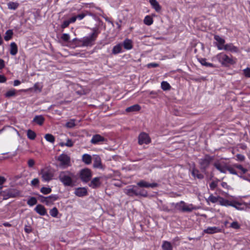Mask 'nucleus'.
<instances>
[{"label":"nucleus","instance_id":"39","mask_svg":"<svg viewBox=\"0 0 250 250\" xmlns=\"http://www.w3.org/2000/svg\"><path fill=\"white\" fill-rule=\"evenodd\" d=\"M27 204L30 206H33L37 203V200L35 197H31L27 202Z\"/></svg>","mask_w":250,"mask_h":250},{"label":"nucleus","instance_id":"37","mask_svg":"<svg viewBox=\"0 0 250 250\" xmlns=\"http://www.w3.org/2000/svg\"><path fill=\"white\" fill-rule=\"evenodd\" d=\"M44 138L47 141L51 143H54L55 140L54 136L51 134H45Z\"/></svg>","mask_w":250,"mask_h":250},{"label":"nucleus","instance_id":"9","mask_svg":"<svg viewBox=\"0 0 250 250\" xmlns=\"http://www.w3.org/2000/svg\"><path fill=\"white\" fill-rule=\"evenodd\" d=\"M217 58L219 62H221L223 64H232L234 63V62L232 59L229 57L228 55L223 53L218 54L217 55Z\"/></svg>","mask_w":250,"mask_h":250},{"label":"nucleus","instance_id":"40","mask_svg":"<svg viewBox=\"0 0 250 250\" xmlns=\"http://www.w3.org/2000/svg\"><path fill=\"white\" fill-rule=\"evenodd\" d=\"M161 87L164 90H167L170 89V86L167 82L163 81L161 83Z\"/></svg>","mask_w":250,"mask_h":250},{"label":"nucleus","instance_id":"50","mask_svg":"<svg viewBox=\"0 0 250 250\" xmlns=\"http://www.w3.org/2000/svg\"><path fill=\"white\" fill-rule=\"evenodd\" d=\"M39 182V180L38 178H34L31 181V184L32 186H38Z\"/></svg>","mask_w":250,"mask_h":250},{"label":"nucleus","instance_id":"1","mask_svg":"<svg viewBox=\"0 0 250 250\" xmlns=\"http://www.w3.org/2000/svg\"><path fill=\"white\" fill-rule=\"evenodd\" d=\"M58 178L64 187H73L77 182L78 176L69 170H65L61 171Z\"/></svg>","mask_w":250,"mask_h":250},{"label":"nucleus","instance_id":"41","mask_svg":"<svg viewBox=\"0 0 250 250\" xmlns=\"http://www.w3.org/2000/svg\"><path fill=\"white\" fill-rule=\"evenodd\" d=\"M219 197H220V196H218L217 197H215V196H213L212 194H211L209 196V197L208 198V200L213 203L219 202Z\"/></svg>","mask_w":250,"mask_h":250},{"label":"nucleus","instance_id":"36","mask_svg":"<svg viewBox=\"0 0 250 250\" xmlns=\"http://www.w3.org/2000/svg\"><path fill=\"white\" fill-rule=\"evenodd\" d=\"M153 19L150 16H146L144 20V22L145 24L150 25L153 23Z\"/></svg>","mask_w":250,"mask_h":250},{"label":"nucleus","instance_id":"28","mask_svg":"<svg viewBox=\"0 0 250 250\" xmlns=\"http://www.w3.org/2000/svg\"><path fill=\"white\" fill-rule=\"evenodd\" d=\"M93 167L95 168H102L101 159L99 156H96L95 158L93 163Z\"/></svg>","mask_w":250,"mask_h":250},{"label":"nucleus","instance_id":"55","mask_svg":"<svg viewBox=\"0 0 250 250\" xmlns=\"http://www.w3.org/2000/svg\"><path fill=\"white\" fill-rule=\"evenodd\" d=\"M39 198L40 201L42 203H45L46 204V197H44L42 195H39Z\"/></svg>","mask_w":250,"mask_h":250},{"label":"nucleus","instance_id":"57","mask_svg":"<svg viewBox=\"0 0 250 250\" xmlns=\"http://www.w3.org/2000/svg\"><path fill=\"white\" fill-rule=\"evenodd\" d=\"M6 78L2 75H0V83H5L6 81Z\"/></svg>","mask_w":250,"mask_h":250},{"label":"nucleus","instance_id":"25","mask_svg":"<svg viewBox=\"0 0 250 250\" xmlns=\"http://www.w3.org/2000/svg\"><path fill=\"white\" fill-rule=\"evenodd\" d=\"M149 2L156 11L159 12L161 10V7L156 0H149Z\"/></svg>","mask_w":250,"mask_h":250},{"label":"nucleus","instance_id":"53","mask_svg":"<svg viewBox=\"0 0 250 250\" xmlns=\"http://www.w3.org/2000/svg\"><path fill=\"white\" fill-rule=\"evenodd\" d=\"M70 23L69 22V21L68 20L67 21H64L62 24L61 25V27L63 29L68 27Z\"/></svg>","mask_w":250,"mask_h":250},{"label":"nucleus","instance_id":"52","mask_svg":"<svg viewBox=\"0 0 250 250\" xmlns=\"http://www.w3.org/2000/svg\"><path fill=\"white\" fill-rule=\"evenodd\" d=\"M244 74L247 77L250 78V68H247L244 70Z\"/></svg>","mask_w":250,"mask_h":250},{"label":"nucleus","instance_id":"22","mask_svg":"<svg viewBox=\"0 0 250 250\" xmlns=\"http://www.w3.org/2000/svg\"><path fill=\"white\" fill-rule=\"evenodd\" d=\"M141 106L139 104H134L126 108L125 111L127 112H133L139 111Z\"/></svg>","mask_w":250,"mask_h":250},{"label":"nucleus","instance_id":"38","mask_svg":"<svg viewBox=\"0 0 250 250\" xmlns=\"http://www.w3.org/2000/svg\"><path fill=\"white\" fill-rule=\"evenodd\" d=\"M59 145L61 146H65L68 147H72L74 145V143L71 139H68L66 143L61 142L59 144Z\"/></svg>","mask_w":250,"mask_h":250},{"label":"nucleus","instance_id":"56","mask_svg":"<svg viewBox=\"0 0 250 250\" xmlns=\"http://www.w3.org/2000/svg\"><path fill=\"white\" fill-rule=\"evenodd\" d=\"M34 165L35 161L33 159H31L28 161V166L29 167H32L34 166Z\"/></svg>","mask_w":250,"mask_h":250},{"label":"nucleus","instance_id":"11","mask_svg":"<svg viewBox=\"0 0 250 250\" xmlns=\"http://www.w3.org/2000/svg\"><path fill=\"white\" fill-rule=\"evenodd\" d=\"M101 177H97L92 179L88 184L89 187L92 188H97L102 185Z\"/></svg>","mask_w":250,"mask_h":250},{"label":"nucleus","instance_id":"54","mask_svg":"<svg viewBox=\"0 0 250 250\" xmlns=\"http://www.w3.org/2000/svg\"><path fill=\"white\" fill-rule=\"evenodd\" d=\"M217 186V184L216 182H214V181H213L210 184H209V187H210V188L212 189V190H213Z\"/></svg>","mask_w":250,"mask_h":250},{"label":"nucleus","instance_id":"18","mask_svg":"<svg viewBox=\"0 0 250 250\" xmlns=\"http://www.w3.org/2000/svg\"><path fill=\"white\" fill-rule=\"evenodd\" d=\"M221 229L216 227H208L204 230V232L208 234H213L215 233L221 232Z\"/></svg>","mask_w":250,"mask_h":250},{"label":"nucleus","instance_id":"45","mask_svg":"<svg viewBox=\"0 0 250 250\" xmlns=\"http://www.w3.org/2000/svg\"><path fill=\"white\" fill-rule=\"evenodd\" d=\"M40 191L44 194H48L51 193L52 189L50 188L42 187L41 188Z\"/></svg>","mask_w":250,"mask_h":250},{"label":"nucleus","instance_id":"5","mask_svg":"<svg viewBox=\"0 0 250 250\" xmlns=\"http://www.w3.org/2000/svg\"><path fill=\"white\" fill-rule=\"evenodd\" d=\"M126 193L129 196L135 195L146 197L148 196L146 190L140 189L136 186H134L132 188L127 189Z\"/></svg>","mask_w":250,"mask_h":250},{"label":"nucleus","instance_id":"21","mask_svg":"<svg viewBox=\"0 0 250 250\" xmlns=\"http://www.w3.org/2000/svg\"><path fill=\"white\" fill-rule=\"evenodd\" d=\"M191 174L194 177L199 179H203L204 177V175L200 172L199 170L195 167L192 168Z\"/></svg>","mask_w":250,"mask_h":250},{"label":"nucleus","instance_id":"46","mask_svg":"<svg viewBox=\"0 0 250 250\" xmlns=\"http://www.w3.org/2000/svg\"><path fill=\"white\" fill-rule=\"evenodd\" d=\"M241 205V204L240 203L236 201H233L231 202L230 206H232L237 209H242V208L240 207Z\"/></svg>","mask_w":250,"mask_h":250},{"label":"nucleus","instance_id":"64","mask_svg":"<svg viewBox=\"0 0 250 250\" xmlns=\"http://www.w3.org/2000/svg\"><path fill=\"white\" fill-rule=\"evenodd\" d=\"M85 16V14L84 13H82L78 15L76 17L77 18L79 19V20L83 19L84 17Z\"/></svg>","mask_w":250,"mask_h":250},{"label":"nucleus","instance_id":"33","mask_svg":"<svg viewBox=\"0 0 250 250\" xmlns=\"http://www.w3.org/2000/svg\"><path fill=\"white\" fill-rule=\"evenodd\" d=\"M122 46L121 44H118L113 47L112 49V54L116 55L121 52Z\"/></svg>","mask_w":250,"mask_h":250},{"label":"nucleus","instance_id":"61","mask_svg":"<svg viewBox=\"0 0 250 250\" xmlns=\"http://www.w3.org/2000/svg\"><path fill=\"white\" fill-rule=\"evenodd\" d=\"M6 181V179L5 177L3 176H0V186L3 184Z\"/></svg>","mask_w":250,"mask_h":250},{"label":"nucleus","instance_id":"60","mask_svg":"<svg viewBox=\"0 0 250 250\" xmlns=\"http://www.w3.org/2000/svg\"><path fill=\"white\" fill-rule=\"evenodd\" d=\"M3 196H4V199H6L9 197H14L13 195L11 192H8L7 194V195L3 194Z\"/></svg>","mask_w":250,"mask_h":250},{"label":"nucleus","instance_id":"15","mask_svg":"<svg viewBox=\"0 0 250 250\" xmlns=\"http://www.w3.org/2000/svg\"><path fill=\"white\" fill-rule=\"evenodd\" d=\"M214 167L222 173H226L227 172V167L226 164H222L219 162H215L213 164Z\"/></svg>","mask_w":250,"mask_h":250},{"label":"nucleus","instance_id":"62","mask_svg":"<svg viewBox=\"0 0 250 250\" xmlns=\"http://www.w3.org/2000/svg\"><path fill=\"white\" fill-rule=\"evenodd\" d=\"M5 66V63L4 61L1 59H0V69H2Z\"/></svg>","mask_w":250,"mask_h":250},{"label":"nucleus","instance_id":"19","mask_svg":"<svg viewBox=\"0 0 250 250\" xmlns=\"http://www.w3.org/2000/svg\"><path fill=\"white\" fill-rule=\"evenodd\" d=\"M35 210L41 215L46 214V210L45 208L42 205H38L35 208Z\"/></svg>","mask_w":250,"mask_h":250},{"label":"nucleus","instance_id":"43","mask_svg":"<svg viewBox=\"0 0 250 250\" xmlns=\"http://www.w3.org/2000/svg\"><path fill=\"white\" fill-rule=\"evenodd\" d=\"M75 120L71 119L65 124V126L67 128H73L75 126Z\"/></svg>","mask_w":250,"mask_h":250},{"label":"nucleus","instance_id":"51","mask_svg":"<svg viewBox=\"0 0 250 250\" xmlns=\"http://www.w3.org/2000/svg\"><path fill=\"white\" fill-rule=\"evenodd\" d=\"M227 171H229L230 173L232 174H237L236 170L232 167L228 166L227 167Z\"/></svg>","mask_w":250,"mask_h":250},{"label":"nucleus","instance_id":"20","mask_svg":"<svg viewBox=\"0 0 250 250\" xmlns=\"http://www.w3.org/2000/svg\"><path fill=\"white\" fill-rule=\"evenodd\" d=\"M46 198V205L49 206L52 205L53 202L58 199V196L56 195H51Z\"/></svg>","mask_w":250,"mask_h":250},{"label":"nucleus","instance_id":"13","mask_svg":"<svg viewBox=\"0 0 250 250\" xmlns=\"http://www.w3.org/2000/svg\"><path fill=\"white\" fill-rule=\"evenodd\" d=\"M75 194L78 197H83L87 195V189L86 188H78L75 189Z\"/></svg>","mask_w":250,"mask_h":250},{"label":"nucleus","instance_id":"30","mask_svg":"<svg viewBox=\"0 0 250 250\" xmlns=\"http://www.w3.org/2000/svg\"><path fill=\"white\" fill-rule=\"evenodd\" d=\"M91 156L87 154H84L83 155L82 160L86 164H90L91 163Z\"/></svg>","mask_w":250,"mask_h":250},{"label":"nucleus","instance_id":"26","mask_svg":"<svg viewBox=\"0 0 250 250\" xmlns=\"http://www.w3.org/2000/svg\"><path fill=\"white\" fill-rule=\"evenodd\" d=\"M162 248L163 250H173L172 246L171 243L167 241L163 242Z\"/></svg>","mask_w":250,"mask_h":250},{"label":"nucleus","instance_id":"29","mask_svg":"<svg viewBox=\"0 0 250 250\" xmlns=\"http://www.w3.org/2000/svg\"><path fill=\"white\" fill-rule=\"evenodd\" d=\"M124 47L125 49H130L132 48V41L129 39H125L123 42Z\"/></svg>","mask_w":250,"mask_h":250},{"label":"nucleus","instance_id":"24","mask_svg":"<svg viewBox=\"0 0 250 250\" xmlns=\"http://www.w3.org/2000/svg\"><path fill=\"white\" fill-rule=\"evenodd\" d=\"M18 52V46L16 43L14 42H11L10 44V53L11 55L14 56Z\"/></svg>","mask_w":250,"mask_h":250},{"label":"nucleus","instance_id":"58","mask_svg":"<svg viewBox=\"0 0 250 250\" xmlns=\"http://www.w3.org/2000/svg\"><path fill=\"white\" fill-rule=\"evenodd\" d=\"M159 66V64L157 63H150L147 64V67L148 68L151 67H156Z\"/></svg>","mask_w":250,"mask_h":250},{"label":"nucleus","instance_id":"17","mask_svg":"<svg viewBox=\"0 0 250 250\" xmlns=\"http://www.w3.org/2000/svg\"><path fill=\"white\" fill-rule=\"evenodd\" d=\"M223 49L227 51H229L231 52H238V48L234 46L232 43H229L224 45Z\"/></svg>","mask_w":250,"mask_h":250},{"label":"nucleus","instance_id":"31","mask_svg":"<svg viewBox=\"0 0 250 250\" xmlns=\"http://www.w3.org/2000/svg\"><path fill=\"white\" fill-rule=\"evenodd\" d=\"M13 35V32L12 30H8L5 33V35L4 37V39L5 41H8L12 39Z\"/></svg>","mask_w":250,"mask_h":250},{"label":"nucleus","instance_id":"34","mask_svg":"<svg viewBox=\"0 0 250 250\" xmlns=\"http://www.w3.org/2000/svg\"><path fill=\"white\" fill-rule=\"evenodd\" d=\"M27 136L29 139L33 140L35 139L36 137V134L34 131H32V130L28 129L27 132Z\"/></svg>","mask_w":250,"mask_h":250},{"label":"nucleus","instance_id":"49","mask_svg":"<svg viewBox=\"0 0 250 250\" xmlns=\"http://www.w3.org/2000/svg\"><path fill=\"white\" fill-rule=\"evenodd\" d=\"M61 39L64 42H68L70 39V36L68 34L64 33L62 35Z\"/></svg>","mask_w":250,"mask_h":250},{"label":"nucleus","instance_id":"59","mask_svg":"<svg viewBox=\"0 0 250 250\" xmlns=\"http://www.w3.org/2000/svg\"><path fill=\"white\" fill-rule=\"evenodd\" d=\"M236 157L237 159L241 161H243L245 160V156L242 154H238L236 155Z\"/></svg>","mask_w":250,"mask_h":250},{"label":"nucleus","instance_id":"4","mask_svg":"<svg viewBox=\"0 0 250 250\" xmlns=\"http://www.w3.org/2000/svg\"><path fill=\"white\" fill-rule=\"evenodd\" d=\"M172 206H174L176 209L183 212H190L195 209L192 204L187 205L182 201L176 204L173 203Z\"/></svg>","mask_w":250,"mask_h":250},{"label":"nucleus","instance_id":"8","mask_svg":"<svg viewBox=\"0 0 250 250\" xmlns=\"http://www.w3.org/2000/svg\"><path fill=\"white\" fill-rule=\"evenodd\" d=\"M57 160L61 162L60 166L65 168L70 166V158L66 154H62L57 158Z\"/></svg>","mask_w":250,"mask_h":250},{"label":"nucleus","instance_id":"42","mask_svg":"<svg viewBox=\"0 0 250 250\" xmlns=\"http://www.w3.org/2000/svg\"><path fill=\"white\" fill-rule=\"evenodd\" d=\"M5 97L9 98L16 95V90L14 89L8 90L5 94Z\"/></svg>","mask_w":250,"mask_h":250},{"label":"nucleus","instance_id":"16","mask_svg":"<svg viewBox=\"0 0 250 250\" xmlns=\"http://www.w3.org/2000/svg\"><path fill=\"white\" fill-rule=\"evenodd\" d=\"M105 138L99 134L94 135L92 139L91 140V143L93 144H97L101 142H104L105 141Z\"/></svg>","mask_w":250,"mask_h":250},{"label":"nucleus","instance_id":"7","mask_svg":"<svg viewBox=\"0 0 250 250\" xmlns=\"http://www.w3.org/2000/svg\"><path fill=\"white\" fill-rule=\"evenodd\" d=\"M77 175L78 176V175ZM92 176L91 170L87 168L81 169L79 173V177L82 181L85 183L90 181Z\"/></svg>","mask_w":250,"mask_h":250},{"label":"nucleus","instance_id":"6","mask_svg":"<svg viewBox=\"0 0 250 250\" xmlns=\"http://www.w3.org/2000/svg\"><path fill=\"white\" fill-rule=\"evenodd\" d=\"M39 173L42 176V181L45 182H49L52 180L54 176L52 170L48 167L42 169Z\"/></svg>","mask_w":250,"mask_h":250},{"label":"nucleus","instance_id":"14","mask_svg":"<svg viewBox=\"0 0 250 250\" xmlns=\"http://www.w3.org/2000/svg\"><path fill=\"white\" fill-rule=\"evenodd\" d=\"M214 39L216 40L218 43L217 44V46L218 49L221 50L224 48V43L225 42V41L224 39L222 38L219 35H215L214 36Z\"/></svg>","mask_w":250,"mask_h":250},{"label":"nucleus","instance_id":"27","mask_svg":"<svg viewBox=\"0 0 250 250\" xmlns=\"http://www.w3.org/2000/svg\"><path fill=\"white\" fill-rule=\"evenodd\" d=\"M219 203L221 206H230L231 202L221 197L219 198Z\"/></svg>","mask_w":250,"mask_h":250},{"label":"nucleus","instance_id":"35","mask_svg":"<svg viewBox=\"0 0 250 250\" xmlns=\"http://www.w3.org/2000/svg\"><path fill=\"white\" fill-rule=\"evenodd\" d=\"M7 6L10 9L16 10L19 6V4L18 2H10L7 4Z\"/></svg>","mask_w":250,"mask_h":250},{"label":"nucleus","instance_id":"44","mask_svg":"<svg viewBox=\"0 0 250 250\" xmlns=\"http://www.w3.org/2000/svg\"><path fill=\"white\" fill-rule=\"evenodd\" d=\"M59 213L57 208L54 207L50 210V214L53 217H56Z\"/></svg>","mask_w":250,"mask_h":250},{"label":"nucleus","instance_id":"47","mask_svg":"<svg viewBox=\"0 0 250 250\" xmlns=\"http://www.w3.org/2000/svg\"><path fill=\"white\" fill-rule=\"evenodd\" d=\"M230 227L234 229H239L240 227V226L237 222L234 221L231 223Z\"/></svg>","mask_w":250,"mask_h":250},{"label":"nucleus","instance_id":"32","mask_svg":"<svg viewBox=\"0 0 250 250\" xmlns=\"http://www.w3.org/2000/svg\"><path fill=\"white\" fill-rule=\"evenodd\" d=\"M198 60L203 65H204L206 67H214V65L212 63L207 62L206 59L201 58L198 59Z\"/></svg>","mask_w":250,"mask_h":250},{"label":"nucleus","instance_id":"10","mask_svg":"<svg viewBox=\"0 0 250 250\" xmlns=\"http://www.w3.org/2000/svg\"><path fill=\"white\" fill-rule=\"evenodd\" d=\"M151 142V139L148 134L143 132L138 136V144L142 145L144 144H148Z\"/></svg>","mask_w":250,"mask_h":250},{"label":"nucleus","instance_id":"3","mask_svg":"<svg viewBox=\"0 0 250 250\" xmlns=\"http://www.w3.org/2000/svg\"><path fill=\"white\" fill-rule=\"evenodd\" d=\"M92 30L93 33L90 36L85 37L83 39L82 41L83 46H91L94 44L100 31L98 28H93Z\"/></svg>","mask_w":250,"mask_h":250},{"label":"nucleus","instance_id":"23","mask_svg":"<svg viewBox=\"0 0 250 250\" xmlns=\"http://www.w3.org/2000/svg\"><path fill=\"white\" fill-rule=\"evenodd\" d=\"M44 120V118L42 115H37L34 117L33 121L36 122L39 125H42Z\"/></svg>","mask_w":250,"mask_h":250},{"label":"nucleus","instance_id":"63","mask_svg":"<svg viewBox=\"0 0 250 250\" xmlns=\"http://www.w3.org/2000/svg\"><path fill=\"white\" fill-rule=\"evenodd\" d=\"M77 19V17L76 16H74V17H72V18H71L69 20H68L69 22V23H73L74 22H75L76 20Z\"/></svg>","mask_w":250,"mask_h":250},{"label":"nucleus","instance_id":"48","mask_svg":"<svg viewBox=\"0 0 250 250\" xmlns=\"http://www.w3.org/2000/svg\"><path fill=\"white\" fill-rule=\"evenodd\" d=\"M234 167L236 168L241 170L243 174L246 173L248 171L246 168H244L241 165H234Z\"/></svg>","mask_w":250,"mask_h":250},{"label":"nucleus","instance_id":"12","mask_svg":"<svg viewBox=\"0 0 250 250\" xmlns=\"http://www.w3.org/2000/svg\"><path fill=\"white\" fill-rule=\"evenodd\" d=\"M137 185L140 188H154L158 186V184L156 183H149L145 180H140Z\"/></svg>","mask_w":250,"mask_h":250},{"label":"nucleus","instance_id":"2","mask_svg":"<svg viewBox=\"0 0 250 250\" xmlns=\"http://www.w3.org/2000/svg\"><path fill=\"white\" fill-rule=\"evenodd\" d=\"M214 158L209 155H206L204 157L200 159L198 161L200 170L205 174L208 172L207 170L209 167L210 163L213 160Z\"/></svg>","mask_w":250,"mask_h":250}]
</instances>
